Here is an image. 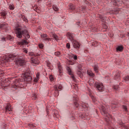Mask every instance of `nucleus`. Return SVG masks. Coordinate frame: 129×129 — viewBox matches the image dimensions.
Listing matches in <instances>:
<instances>
[{
  "mask_svg": "<svg viewBox=\"0 0 129 129\" xmlns=\"http://www.w3.org/2000/svg\"><path fill=\"white\" fill-rule=\"evenodd\" d=\"M24 52H25L26 54L27 53H28V50H27V49H24Z\"/></svg>",
  "mask_w": 129,
  "mask_h": 129,
  "instance_id": "53",
  "label": "nucleus"
},
{
  "mask_svg": "<svg viewBox=\"0 0 129 129\" xmlns=\"http://www.w3.org/2000/svg\"><path fill=\"white\" fill-rule=\"evenodd\" d=\"M6 15H7V14L6 13V12H2L1 13V16L2 17H3L4 18H6Z\"/></svg>",
  "mask_w": 129,
  "mask_h": 129,
  "instance_id": "41",
  "label": "nucleus"
},
{
  "mask_svg": "<svg viewBox=\"0 0 129 129\" xmlns=\"http://www.w3.org/2000/svg\"><path fill=\"white\" fill-rule=\"evenodd\" d=\"M12 110V105L10 103H7L5 108V113H11Z\"/></svg>",
  "mask_w": 129,
  "mask_h": 129,
  "instance_id": "7",
  "label": "nucleus"
},
{
  "mask_svg": "<svg viewBox=\"0 0 129 129\" xmlns=\"http://www.w3.org/2000/svg\"><path fill=\"white\" fill-rule=\"evenodd\" d=\"M93 83H94V80H93Z\"/></svg>",
  "mask_w": 129,
  "mask_h": 129,
  "instance_id": "61",
  "label": "nucleus"
},
{
  "mask_svg": "<svg viewBox=\"0 0 129 129\" xmlns=\"http://www.w3.org/2000/svg\"><path fill=\"white\" fill-rule=\"evenodd\" d=\"M39 1H41V0H39Z\"/></svg>",
  "mask_w": 129,
  "mask_h": 129,
  "instance_id": "64",
  "label": "nucleus"
},
{
  "mask_svg": "<svg viewBox=\"0 0 129 129\" xmlns=\"http://www.w3.org/2000/svg\"><path fill=\"white\" fill-rule=\"evenodd\" d=\"M20 81L16 80L12 86V88H15V89H18V88H20Z\"/></svg>",
  "mask_w": 129,
  "mask_h": 129,
  "instance_id": "10",
  "label": "nucleus"
},
{
  "mask_svg": "<svg viewBox=\"0 0 129 129\" xmlns=\"http://www.w3.org/2000/svg\"><path fill=\"white\" fill-rule=\"evenodd\" d=\"M70 65H74V62H73L70 61Z\"/></svg>",
  "mask_w": 129,
  "mask_h": 129,
  "instance_id": "52",
  "label": "nucleus"
},
{
  "mask_svg": "<svg viewBox=\"0 0 129 129\" xmlns=\"http://www.w3.org/2000/svg\"><path fill=\"white\" fill-rule=\"evenodd\" d=\"M7 39H8V40H12V36L11 35H7V38L6 37H3L1 39V40L3 42H5V41H7Z\"/></svg>",
  "mask_w": 129,
  "mask_h": 129,
  "instance_id": "17",
  "label": "nucleus"
},
{
  "mask_svg": "<svg viewBox=\"0 0 129 129\" xmlns=\"http://www.w3.org/2000/svg\"><path fill=\"white\" fill-rule=\"evenodd\" d=\"M67 70L69 75H71V77L73 81H74V82H76V79L75 78V77H74V76L73 75V72H72V70H71L70 67H67Z\"/></svg>",
  "mask_w": 129,
  "mask_h": 129,
  "instance_id": "8",
  "label": "nucleus"
},
{
  "mask_svg": "<svg viewBox=\"0 0 129 129\" xmlns=\"http://www.w3.org/2000/svg\"><path fill=\"white\" fill-rule=\"evenodd\" d=\"M75 87H76V89H77V88H78L77 87V85L75 84Z\"/></svg>",
  "mask_w": 129,
  "mask_h": 129,
  "instance_id": "58",
  "label": "nucleus"
},
{
  "mask_svg": "<svg viewBox=\"0 0 129 129\" xmlns=\"http://www.w3.org/2000/svg\"><path fill=\"white\" fill-rule=\"evenodd\" d=\"M30 55H31V56H35V55H34V53H31L30 54Z\"/></svg>",
  "mask_w": 129,
  "mask_h": 129,
  "instance_id": "57",
  "label": "nucleus"
},
{
  "mask_svg": "<svg viewBox=\"0 0 129 129\" xmlns=\"http://www.w3.org/2000/svg\"><path fill=\"white\" fill-rule=\"evenodd\" d=\"M67 36H68V38L69 39V40L71 41V42H73V41H75L74 35L73 34V33L68 32L67 33Z\"/></svg>",
  "mask_w": 129,
  "mask_h": 129,
  "instance_id": "13",
  "label": "nucleus"
},
{
  "mask_svg": "<svg viewBox=\"0 0 129 129\" xmlns=\"http://www.w3.org/2000/svg\"><path fill=\"white\" fill-rule=\"evenodd\" d=\"M122 108L124 109V110H125V111H127V107H126V106L123 105Z\"/></svg>",
  "mask_w": 129,
  "mask_h": 129,
  "instance_id": "43",
  "label": "nucleus"
},
{
  "mask_svg": "<svg viewBox=\"0 0 129 129\" xmlns=\"http://www.w3.org/2000/svg\"><path fill=\"white\" fill-rule=\"evenodd\" d=\"M70 9V10H72V11H74V10L75 9V6L74 5L71 4Z\"/></svg>",
  "mask_w": 129,
  "mask_h": 129,
  "instance_id": "34",
  "label": "nucleus"
},
{
  "mask_svg": "<svg viewBox=\"0 0 129 129\" xmlns=\"http://www.w3.org/2000/svg\"><path fill=\"white\" fill-rule=\"evenodd\" d=\"M77 74H78V75H79V76L80 77V78H83V74H82L81 71H78L77 72Z\"/></svg>",
  "mask_w": 129,
  "mask_h": 129,
  "instance_id": "27",
  "label": "nucleus"
},
{
  "mask_svg": "<svg viewBox=\"0 0 129 129\" xmlns=\"http://www.w3.org/2000/svg\"><path fill=\"white\" fill-rule=\"evenodd\" d=\"M72 44L74 48H75V49H79V47H80V44L79 43V42H78V41L76 40H74L73 41H72Z\"/></svg>",
  "mask_w": 129,
  "mask_h": 129,
  "instance_id": "12",
  "label": "nucleus"
},
{
  "mask_svg": "<svg viewBox=\"0 0 129 129\" xmlns=\"http://www.w3.org/2000/svg\"><path fill=\"white\" fill-rule=\"evenodd\" d=\"M120 4H122V2H120Z\"/></svg>",
  "mask_w": 129,
  "mask_h": 129,
  "instance_id": "62",
  "label": "nucleus"
},
{
  "mask_svg": "<svg viewBox=\"0 0 129 129\" xmlns=\"http://www.w3.org/2000/svg\"><path fill=\"white\" fill-rule=\"evenodd\" d=\"M9 9L10 10H14L15 6H14V5L10 4L9 5Z\"/></svg>",
  "mask_w": 129,
  "mask_h": 129,
  "instance_id": "36",
  "label": "nucleus"
},
{
  "mask_svg": "<svg viewBox=\"0 0 129 129\" xmlns=\"http://www.w3.org/2000/svg\"><path fill=\"white\" fill-rule=\"evenodd\" d=\"M49 79H50V81H54V79H55L54 78V77H53L52 75H50V76H49Z\"/></svg>",
  "mask_w": 129,
  "mask_h": 129,
  "instance_id": "40",
  "label": "nucleus"
},
{
  "mask_svg": "<svg viewBox=\"0 0 129 129\" xmlns=\"http://www.w3.org/2000/svg\"><path fill=\"white\" fill-rule=\"evenodd\" d=\"M22 77L23 79L20 81H27V82H31L32 81V77H31L29 72H25L22 75Z\"/></svg>",
  "mask_w": 129,
  "mask_h": 129,
  "instance_id": "3",
  "label": "nucleus"
},
{
  "mask_svg": "<svg viewBox=\"0 0 129 129\" xmlns=\"http://www.w3.org/2000/svg\"><path fill=\"white\" fill-rule=\"evenodd\" d=\"M9 80L6 78H1L0 79V84L1 86H3V87H6L8 86V84H9Z\"/></svg>",
  "mask_w": 129,
  "mask_h": 129,
  "instance_id": "5",
  "label": "nucleus"
},
{
  "mask_svg": "<svg viewBox=\"0 0 129 129\" xmlns=\"http://www.w3.org/2000/svg\"><path fill=\"white\" fill-rule=\"evenodd\" d=\"M66 46L68 49H70V43H67Z\"/></svg>",
  "mask_w": 129,
  "mask_h": 129,
  "instance_id": "46",
  "label": "nucleus"
},
{
  "mask_svg": "<svg viewBox=\"0 0 129 129\" xmlns=\"http://www.w3.org/2000/svg\"><path fill=\"white\" fill-rule=\"evenodd\" d=\"M32 99H34V100H36V99H37V94H33Z\"/></svg>",
  "mask_w": 129,
  "mask_h": 129,
  "instance_id": "35",
  "label": "nucleus"
},
{
  "mask_svg": "<svg viewBox=\"0 0 129 129\" xmlns=\"http://www.w3.org/2000/svg\"><path fill=\"white\" fill-rule=\"evenodd\" d=\"M111 129H114V128H113V127H111Z\"/></svg>",
  "mask_w": 129,
  "mask_h": 129,
  "instance_id": "60",
  "label": "nucleus"
},
{
  "mask_svg": "<svg viewBox=\"0 0 129 129\" xmlns=\"http://www.w3.org/2000/svg\"><path fill=\"white\" fill-rule=\"evenodd\" d=\"M8 24L6 23H3L0 25V29H7L8 28Z\"/></svg>",
  "mask_w": 129,
  "mask_h": 129,
  "instance_id": "20",
  "label": "nucleus"
},
{
  "mask_svg": "<svg viewBox=\"0 0 129 129\" xmlns=\"http://www.w3.org/2000/svg\"><path fill=\"white\" fill-rule=\"evenodd\" d=\"M53 10H54V11H55V12H58V11H59V8H58V7H57L55 5H53L52 7Z\"/></svg>",
  "mask_w": 129,
  "mask_h": 129,
  "instance_id": "29",
  "label": "nucleus"
},
{
  "mask_svg": "<svg viewBox=\"0 0 129 129\" xmlns=\"http://www.w3.org/2000/svg\"><path fill=\"white\" fill-rule=\"evenodd\" d=\"M90 96H91V97H92V99L93 101H94V102L96 101V98H95L94 96H92V95L91 94H90Z\"/></svg>",
  "mask_w": 129,
  "mask_h": 129,
  "instance_id": "37",
  "label": "nucleus"
},
{
  "mask_svg": "<svg viewBox=\"0 0 129 129\" xmlns=\"http://www.w3.org/2000/svg\"><path fill=\"white\" fill-rule=\"evenodd\" d=\"M15 62L16 64L18 66L19 65L20 66H24V65L25 64V60L20 58H16Z\"/></svg>",
  "mask_w": 129,
  "mask_h": 129,
  "instance_id": "6",
  "label": "nucleus"
},
{
  "mask_svg": "<svg viewBox=\"0 0 129 129\" xmlns=\"http://www.w3.org/2000/svg\"><path fill=\"white\" fill-rule=\"evenodd\" d=\"M80 11H82V12H84V11H85V7H81V8H80Z\"/></svg>",
  "mask_w": 129,
  "mask_h": 129,
  "instance_id": "42",
  "label": "nucleus"
},
{
  "mask_svg": "<svg viewBox=\"0 0 129 129\" xmlns=\"http://www.w3.org/2000/svg\"><path fill=\"white\" fill-rule=\"evenodd\" d=\"M19 45H25V44H29V42L27 40H23L21 42L18 43Z\"/></svg>",
  "mask_w": 129,
  "mask_h": 129,
  "instance_id": "22",
  "label": "nucleus"
},
{
  "mask_svg": "<svg viewBox=\"0 0 129 129\" xmlns=\"http://www.w3.org/2000/svg\"><path fill=\"white\" fill-rule=\"evenodd\" d=\"M40 74L39 73H37L36 74V77L35 78H34V82H38V80H39V79H40Z\"/></svg>",
  "mask_w": 129,
  "mask_h": 129,
  "instance_id": "21",
  "label": "nucleus"
},
{
  "mask_svg": "<svg viewBox=\"0 0 129 129\" xmlns=\"http://www.w3.org/2000/svg\"><path fill=\"white\" fill-rule=\"evenodd\" d=\"M85 52H87V50H86Z\"/></svg>",
  "mask_w": 129,
  "mask_h": 129,
  "instance_id": "63",
  "label": "nucleus"
},
{
  "mask_svg": "<svg viewBox=\"0 0 129 129\" xmlns=\"http://www.w3.org/2000/svg\"><path fill=\"white\" fill-rule=\"evenodd\" d=\"M15 32L18 38H22V37L23 36V37L27 39H30L31 37L30 34H29V32H28V30L23 29L21 28V27L16 28Z\"/></svg>",
  "mask_w": 129,
  "mask_h": 129,
  "instance_id": "2",
  "label": "nucleus"
},
{
  "mask_svg": "<svg viewBox=\"0 0 129 129\" xmlns=\"http://www.w3.org/2000/svg\"><path fill=\"white\" fill-rule=\"evenodd\" d=\"M82 107L85 109V110H87L88 109V104L86 103H83L82 105Z\"/></svg>",
  "mask_w": 129,
  "mask_h": 129,
  "instance_id": "26",
  "label": "nucleus"
},
{
  "mask_svg": "<svg viewBox=\"0 0 129 129\" xmlns=\"http://www.w3.org/2000/svg\"><path fill=\"white\" fill-rule=\"evenodd\" d=\"M127 36L129 37V32H127Z\"/></svg>",
  "mask_w": 129,
  "mask_h": 129,
  "instance_id": "59",
  "label": "nucleus"
},
{
  "mask_svg": "<svg viewBox=\"0 0 129 129\" xmlns=\"http://www.w3.org/2000/svg\"><path fill=\"white\" fill-rule=\"evenodd\" d=\"M119 2H117L116 0H112L111 4L114 6H118Z\"/></svg>",
  "mask_w": 129,
  "mask_h": 129,
  "instance_id": "23",
  "label": "nucleus"
},
{
  "mask_svg": "<svg viewBox=\"0 0 129 129\" xmlns=\"http://www.w3.org/2000/svg\"><path fill=\"white\" fill-rule=\"evenodd\" d=\"M120 76V73L119 71H117L116 73L114 75L115 79H119Z\"/></svg>",
  "mask_w": 129,
  "mask_h": 129,
  "instance_id": "18",
  "label": "nucleus"
},
{
  "mask_svg": "<svg viewBox=\"0 0 129 129\" xmlns=\"http://www.w3.org/2000/svg\"><path fill=\"white\" fill-rule=\"evenodd\" d=\"M3 76V72L0 71V77Z\"/></svg>",
  "mask_w": 129,
  "mask_h": 129,
  "instance_id": "55",
  "label": "nucleus"
},
{
  "mask_svg": "<svg viewBox=\"0 0 129 129\" xmlns=\"http://www.w3.org/2000/svg\"><path fill=\"white\" fill-rule=\"evenodd\" d=\"M99 18L101 20V21H102V22H105V20H106V17L103 16L102 15H99Z\"/></svg>",
  "mask_w": 129,
  "mask_h": 129,
  "instance_id": "24",
  "label": "nucleus"
},
{
  "mask_svg": "<svg viewBox=\"0 0 129 129\" xmlns=\"http://www.w3.org/2000/svg\"><path fill=\"white\" fill-rule=\"evenodd\" d=\"M47 37H48V35H47V34H42V35H41V38L44 41H51V38H48Z\"/></svg>",
  "mask_w": 129,
  "mask_h": 129,
  "instance_id": "14",
  "label": "nucleus"
},
{
  "mask_svg": "<svg viewBox=\"0 0 129 129\" xmlns=\"http://www.w3.org/2000/svg\"><path fill=\"white\" fill-rule=\"evenodd\" d=\"M74 60H77V56L76 55L74 56Z\"/></svg>",
  "mask_w": 129,
  "mask_h": 129,
  "instance_id": "51",
  "label": "nucleus"
},
{
  "mask_svg": "<svg viewBox=\"0 0 129 129\" xmlns=\"http://www.w3.org/2000/svg\"><path fill=\"white\" fill-rule=\"evenodd\" d=\"M62 85L58 84L57 85H55L54 87V93L55 94V96H58L59 95V91L62 90Z\"/></svg>",
  "mask_w": 129,
  "mask_h": 129,
  "instance_id": "4",
  "label": "nucleus"
},
{
  "mask_svg": "<svg viewBox=\"0 0 129 129\" xmlns=\"http://www.w3.org/2000/svg\"><path fill=\"white\" fill-rule=\"evenodd\" d=\"M93 68L94 69V71L96 72V73H98V64H95L94 66H93Z\"/></svg>",
  "mask_w": 129,
  "mask_h": 129,
  "instance_id": "19",
  "label": "nucleus"
},
{
  "mask_svg": "<svg viewBox=\"0 0 129 129\" xmlns=\"http://www.w3.org/2000/svg\"><path fill=\"white\" fill-rule=\"evenodd\" d=\"M103 28H104V29H107V26H106V25L104 24L103 26Z\"/></svg>",
  "mask_w": 129,
  "mask_h": 129,
  "instance_id": "48",
  "label": "nucleus"
},
{
  "mask_svg": "<svg viewBox=\"0 0 129 129\" xmlns=\"http://www.w3.org/2000/svg\"><path fill=\"white\" fill-rule=\"evenodd\" d=\"M57 67H58V72L59 73V76L62 75V72H63V68H62V66H61V64L60 62L57 63Z\"/></svg>",
  "mask_w": 129,
  "mask_h": 129,
  "instance_id": "15",
  "label": "nucleus"
},
{
  "mask_svg": "<svg viewBox=\"0 0 129 129\" xmlns=\"http://www.w3.org/2000/svg\"><path fill=\"white\" fill-rule=\"evenodd\" d=\"M78 98H76V101L74 102V104L76 106V107H78V106H79V104H78Z\"/></svg>",
  "mask_w": 129,
  "mask_h": 129,
  "instance_id": "30",
  "label": "nucleus"
},
{
  "mask_svg": "<svg viewBox=\"0 0 129 129\" xmlns=\"http://www.w3.org/2000/svg\"><path fill=\"white\" fill-rule=\"evenodd\" d=\"M54 55L55 56H57V57H60V55H61V53H60V52L57 51L54 53Z\"/></svg>",
  "mask_w": 129,
  "mask_h": 129,
  "instance_id": "38",
  "label": "nucleus"
},
{
  "mask_svg": "<svg viewBox=\"0 0 129 129\" xmlns=\"http://www.w3.org/2000/svg\"><path fill=\"white\" fill-rule=\"evenodd\" d=\"M28 125H29L30 127H32V126H33V124H29Z\"/></svg>",
  "mask_w": 129,
  "mask_h": 129,
  "instance_id": "56",
  "label": "nucleus"
},
{
  "mask_svg": "<svg viewBox=\"0 0 129 129\" xmlns=\"http://www.w3.org/2000/svg\"><path fill=\"white\" fill-rule=\"evenodd\" d=\"M38 47L40 49H43L44 48V44L40 43L38 45Z\"/></svg>",
  "mask_w": 129,
  "mask_h": 129,
  "instance_id": "39",
  "label": "nucleus"
},
{
  "mask_svg": "<svg viewBox=\"0 0 129 129\" xmlns=\"http://www.w3.org/2000/svg\"><path fill=\"white\" fill-rule=\"evenodd\" d=\"M93 32H96L97 29L96 28H92Z\"/></svg>",
  "mask_w": 129,
  "mask_h": 129,
  "instance_id": "49",
  "label": "nucleus"
},
{
  "mask_svg": "<svg viewBox=\"0 0 129 129\" xmlns=\"http://www.w3.org/2000/svg\"><path fill=\"white\" fill-rule=\"evenodd\" d=\"M122 50H123V47H122V46H118L116 48L117 52H118V51H119L120 52H121V51H122Z\"/></svg>",
  "mask_w": 129,
  "mask_h": 129,
  "instance_id": "25",
  "label": "nucleus"
},
{
  "mask_svg": "<svg viewBox=\"0 0 129 129\" xmlns=\"http://www.w3.org/2000/svg\"><path fill=\"white\" fill-rule=\"evenodd\" d=\"M95 86L96 87L97 89L99 91H102L103 90V85L102 83L96 82Z\"/></svg>",
  "mask_w": 129,
  "mask_h": 129,
  "instance_id": "9",
  "label": "nucleus"
},
{
  "mask_svg": "<svg viewBox=\"0 0 129 129\" xmlns=\"http://www.w3.org/2000/svg\"><path fill=\"white\" fill-rule=\"evenodd\" d=\"M47 67H49V68L51 67V63L50 62H47Z\"/></svg>",
  "mask_w": 129,
  "mask_h": 129,
  "instance_id": "45",
  "label": "nucleus"
},
{
  "mask_svg": "<svg viewBox=\"0 0 129 129\" xmlns=\"http://www.w3.org/2000/svg\"><path fill=\"white\" fill-rule=\"evenodd\" d=\"M31 63L33 64V65H37L39 64V60L36 56H33L31 57Z\"/></svg>",
  "mask_w": 129,
  "mask_h": 129,
  "instance_id": "11",
  "label": "nucleus"
},
{
  "mask_svg": "<svg viewBox=\"0 0 129 129\" xmlns=\"http://www.w3.org/2000/svg\"><path fill=\"white\" fill-rule=\"evenodd\" d=\"M100 110L101 114L105 116V119L107 122L109 123V121L112 120V116L108 113V111L110 110V108H109V106L101 105L100 107Z\"/></svg>",
  "mask_w": 129,
  "mask_h": 129,
  "instance_id": "1",
  "label": "nucleus"
},
{
  "mask_svg": "<svg viewBox=\"0 0 129 129\" xmlns=\"http://www.w3.org/2000/svg\"><path fill=\"white\" fill-rule=\"evenodd\" d=\"M113 88L115 90H118V86L116 85V86H114L113 87Z\"/></svg>",
  "mask_w": 129,
  "mask_h": 129,
  "instance_id": "44",
  "label": "nucleus"
},
{
  "mask_svg": "<svg viewBox=\"0 0 129 129\" xmlns=\"http://www.w3.org/2000/svg\"><path fill=\"white\" fill-rule=\"evenodd\" d=\"M116 108V104L112 103H111V108L112 109H114V108Z\"/></svg>",
  "mask_w": 129,
  "mask_h": 129,
  "instance_id": "32",
  "label": "nucleus"
},
{
  "mask_svg": "<svg viewBox=\"0 0 129 129\" xmlns=\"http://www.w3.org/2000/svg\"><path fill=\"white\" fill-rule=\"evenodd\" d=\"M129 81V76H127L126 77H124V81L125 82H127V81Z\"/></svg>",
  "mask_w": 129,
  "mask_h": 129,
  "instance_id": "33",
  "label": "nucleus"
},
{
  "mask_svg": "<svg viewBox=\"0 0 129 129\" xmlns=\"http://www.w3.org/2000/svg\"><path fill=\"white\" fill-rule=\"evenodd\" d=\"M88 75H89V76H91V77H94V74L92 73L91 71L90 70H88Z\"/></svg>",
  "mask_w": 129,
  "mask_h": 129,
  "instance_id": "28",
  "label": "nucleus"
},
{
  "mask_svg": "<svg viewBox=\"0 0 129 129\" xmlns=\"http://www.w3.org/2000/svg\"><path fill=\"white\" fill-rule=\"evenodd\" d=\"M23 21H24V22H26V23L28 22V19H27V18H26V17H24V18H23Z\"/></svg>",
  "mask_w": 129,
  "mask_h": 129,
  "instance_id": "47",
  "label": "nucleus"
},
{
  "mask_svg": "<svg viewBox=\"0 0 129 129\" xmlns=\"http://www.w3.org/2000/svg\"><path fill=\"white\" fill-rule=\"evenodd\" d=\"M53 38L56 40V41L59 40V38L58 37V36H57L56 34L52 35Z\"/></svg>",
  "mask_w": 129,
  "mask_h": 129,
  "instance_id": "31",
  "label": "nucleus"
},
{
  "mask_svg": "<svg viewBox=\"0 0 129 129\" xmlns=\"http://www.w3.org/2000/svg\"><path fill=\"white\" fill-rule=\"evenodd\" d=\"M118 13H119V10H118V9H117V10H116L115 14H118Z\"/></svg>",
  "mask_w": 129,
  "mask_h": 129,
  "instance_id": "50",
  "label": "nucleus"
},
{
  "mask_svg": "<svg viewBox=\"0 0 129 129\" xmlns=\"http://www.w3.org/2000/svg\"><path fill=\"white\" fill-rule=\"evenodd\" d=\"M89 85H90V86H93V84L90 83H89Z\"/></svg>",
  "mask_w": 129,
  "mask_h": 129,
  "instance_id": "54",
  "label": "nucleus"
},
{
  "mask_svg": "<svg viewBox=\"0 0 129 129\" xmlns=\"http://www.w3.org/2000/svg\"><path fill=\"white\" fill-rule=\"evenodd\" d=\"M15 58H16V55H15L13 54H10L9 55V57L7 58V59H8L7 62H9L10 61H12V60H14V59H15Z\"/></svg>",
  "mask_w": 129,
  "mask_h": 129,
  "instance_id": "16",
  "label": "nucleus"
}]
</instances>
